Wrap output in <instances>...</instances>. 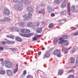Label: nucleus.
Wrapping results in <instances>:
<instances>
[{
	"label": "nucleus",
	"instance_id": "obj_1",
	"mask_svg": "<svg viewBox=\"0 0 78 78\" xmlns=\"http://www.w3.org/2000/svg\"><path fill=\"white\" fill-rule=\"evenodd\" d=\"M68 39V36L66 35L62 36V37L59 38V40L61 41L58 42V44H60L62 46H64L65 45L66 46L68 45L69 42L67 40L65 41V39Z\"/></svg>",
	"mask_w": 78,
	"mask_h": 78
},
{
	"label": "nucleus",
	"instance_id": "obj_2",
	"mask_svg": "<svg viewBox=\"0 0 78 78\" xmlns=\"http://www.w3.org/2000/svg\"><path fill=\"white\" fill-rule=\"evenodd\" d=\"M23 16L25 20H29L32 17V14L31 13V12H28V14H26Z\"/></svg>",
	"mask_w": 78,
	"mask_h": 78
},
{
	"label": "nucleus",
	"instance_id": "obj_3",
	"mask_svg": "<svg viewBox=\"0 0 78 78\" xmlns=\"http://www.w3.org/2000/svg\"><path fill=\"white\" fill-rule=\"evenodd\" d=\"M5 66L7 68H11L12 67V63L9 61H6L5 63Z\"/></svg>",
	"mask_w": 78,
	"mask_h": 78
},
{
	"label": "nucleus",
	"instance_id": "obj_4",
	"mask_svg": "<svg viewBox=\"0 0 78 78\" xmlns=\"http://www.w3.org/2000/svg\"><path fill=\"white\" fill-rule=\"evenodd\" d=\"M53 54L59 57L61 56V51L59 50H56L54 51Z\"/></svg>",
	"mask_w": 78,
	"mask_h": 78
},
{
	"label": "nucleus",
	"instance_id": "obj_5",
	"mask_svg": "<svg viewBox=\"0 0 78 78\" xmlns=\"http://www.w3.org/2000/svg\"><path fill=\"white\" fill-rule=\"evenodd\" d=\"M20 32L22 33H24L25 34H27L28 33H30V30L29 29H21Z\"/></svg>",
	"mask_w": 78,
	"mask_h": 78
},
{
	"label": "nucleus",
	"instance_id": "obj_6",
	"mask_svg": "<svg viewBox=\"0 0 78 78\" xmlns=\"http://www.w3.org/2000/svg\"><path fill=\"white\" fill-rule=\"evenodd\" d=\"M50 54L49 53L48 51H46L45 52V54L43 56V59H45V58H48L50 57Z\"/></svg>",
	"mask_w": 78,
	"mask_h": 78
},
{
	"label": "nucleus",
	"instance_id": "obj_7",
	"mask_svg": "<svg viewBox=\"0 0 78 78\" xmlns=\"http://www.w3.org/2000/svg\"><path fill=\"white\" fill-rule=\"evenodd\" d=\"M4 14L6 16H9V13H10V11L8 9H5L4 11Z\"/></svg>",
	"mask_w": 78,
	"mask_h": 78
},
{
	"label": "nucleus",
	"instance_id": "obj_8",
	"mask_svg": "<svg viewBox=\"0 0 78 78\" xmlns=\"http://www.w3.org/2000/svg\"><path fill=\"white\" fill-rule=\"evenodd\" d=\"M7 74L9 76H12V75H13V73L12 70L8 69L7 70Z\"/></svg>",
	"mask_w": 78,
	"mask_h": 78
},
{
	"label": "nucleus",
	"instance_id": "obj_9",
	"mask_svg": "<svg viewBox=\"0 0 78 78\" xmlns=\"http://www.w3.org/2000/svg\"><path fill=\"white\" fill-rule=\"evenodd\" d=\"M21 3L25 5L29 4V2L27 0H22Z\"/></svg>",
	"mask_w": 78,
	"mask_h": 78
},
{
	"label": "nucleus",
	"instance_id": "obj_10",
	"mask_svg": "<svg viewBox=\"0 0 78 78\" xmlns=\"http://www.w3.org/2000/svg\"><path fill=\"white\" fill-rule=\"evenodd\" d=\"M36 31L38 33H41L42 31V29L41 27H38Z\"/></svg>",
	"mask_w": 78,
	"mask_h": 78
},
{
	"label": "nucleus",
	"instance_id": "obj_11",
	"mask_svg": "<svg viewBox=\"0 0 78 78\" xmlns=\"http://www.w3.org/2000/svg\"><path fill=\"white\" fill-rule=\"evenodd\" d=\"M66 2H65V1H64L61 4V7L62 8H64L66 7Z\"/></svg>",
	"mask_w": 78,
	"mask_h": 78
},
{
	"label": "nucleus",
	"instance_id": "obj_12",
	"mask_svg": "<svg viewBox=\"0 0 78 78\" xmlns=\"http://www.w3.org/2000/svg\"><path fill=\"white\" fill-rule=\"evenodd\" d=\"M33 26V23L30 21L29 22L27 23V26L28 27H32Z\"/></svg>",
	"mask_w": 78,
	"mask_h": 78
},
{
	"label": "nucleus",
	"instance_id": "obj_13",
	"mask_svg": "<svg viewBox=\"0 0 78 78\" xmlns=\"http://www.w3.org/2000/svg\"><path fill=\"white\" fill-rule=\"evenodd\" d=\"M27 11H30V12L33 11V9L30 6L28 7L27 8Z\"/></svg>",
	"mask_w": 78,
	"mask_h": 78
},
{
	"label": "nucleus",
	"instance_id": "obj_14",
	"mask_svg": "<svg viewBox=\"0 0 78 78\" xmlns=\"http://www.w3.org/2000/svg\"><path fill=\"white\" fill-rule=\"evenodd\" d=\"M36 24L37 25L35 26H34V27L33 28L34 29H35V30H36L37 28H38L39 25H40V23H39V21H37L36 22Z\"/></svg>",
	"mask_w": 78,
	"mask_h": 78
},
{
	"label": "nucleus",
	"instance_id": "obj_15",
	"mask_svg": "<svg viewBox=\"0 0 78 78\" xmlns=\"http://www.w3.org/2000/svg\"><path fill=\"white\" fill-rule=\"evenodd\" d=\"M15 8L17 10V11H22V7H15Z\"/></svg>",
	"mask_w": 78,
	"mask_h": 78
},
{
	"label": "nucleus",
	"instance_id": "obj_16",
	"mask_svg": "<svg viewBox=\"0 0 78 78\" xmlns=\"http://www.w3.org/2000/svg\"><path fill=\"white\" fill-rule=\"evenodd\" d=\"M37 14H43V15H44L45 14V11H43L42 12L39 10L37 12Z\"/></svg>",
	"mask_w": 78,
	"mask_h": 78
},
{
	"label": "nucleus",
	"instance_id": "obj_17",
	"mask_svg": "<svg viewBox=\"0 0 78 78\" xmlns=\"http://www.w3.org/2000/svg\"><path fill=\"white\" fill-rule=\"evenodd\" d=\"M63 74V71L61 69H59L58 71V75H62Z\"/></svg>",
	"mask_w": 78,
	"mask_h": 78
},
{
	"label": "nucleus",
	"instance_id": "obj_18",
	"mask_svg": "<svg viewBox=\"0 0 78 78\" xmlns=\"http://www.w3.org/2000/svg\"><path fill=\"white\" fill-rule=\"evenodd\" d=\"M6 72L4 69H2L0 70V74L1 75H4L5 74Z\"/></svg>",
	"mask_w": 78,
	"mask_h": 78
},
{
	"label": "nucleus",
	"instance_id": "obj_19",
	"mask_svg": "<svg viewBox=\"0 0 78 78\" xmlns=\"http://www.w3.org/2000/svg\"><path fill=\"white\" fill-rule=\"evenodd\" d=\"M19 25L21 27H25V23L23 22H20L19 24Z\"/></svg>",
	"mask_w": 78,
	"mask_h": 78
},
{
	"label": "nucleus",
	"instance_id": "obj_20",
	"mask_svg": "<svg viewBox=\"0 0 78 78\" xmlns=\"http://www.w3.org/2000/svg\"><path fill=\"white\" fill-rule=\"evenodd\" d=\"M6 37H8V38H11V39H14V36L12 35H7Z\"/></svg>",
	"mask_w": 78,
	"mask_h": 78
},
{
	"label": "nucleus",
	"instance_id": "obj_21",
	"mask_svg": "<svg viewBox=\"0 0 78 78\" xmlns=\"http://www.w3.org/2000/svg\"><path fill=\"white\" fill-rule=\"evenodd\" d=\"M47 9L48 10V12H51L52 11V8L50 6H48Z\"/></svg>",
	"mask_w": 78,
	"mask_h": 78
},
{
	"label": "nucleus",
	"instance_id": "obj_22",
	"mask_svg": "<svg viewBox=\"0 0 78 78\" xmlns=\"http://www.w3.org/2000/svg\"><path fill=\"white\" fill-rule=\"evenodd\" d=\"M75 6L74 5L72 6L71 8V11L73 12V11H75Z\"/></svg>",
	"mask_w": 78,
	"mask_h": 78
},
{
	"label": "nucleus",
	"instance_id": "obj_23",
	"mask_svg": "<svg viewBox=\"0 0 78 78\" xmlns=\"http://www.w3.org/2000/svg\"><path fill=\"white\" fill-rule=\"evenodd\" d=\"M70 62H71L70 63L71 64H72V63H73L75 62V59H74V58H71Z\"/></svg>",
	"mask_w": 78,
	"mask_h": 78
},
{
	"label": "nucleus",
	"instance_id": "obj_24",
	"mask_svg": "<svg viewBox=\"0 0 78 78\" xmlns=\"http://www.w3.org/2000/svg\"><path fill=\"white\" fill-rule=\"evenodd\" d=\"M16 41H18V42H21V41H22V39H21V38L19 37H16Z\"/></svg>",
	"mask_w": 78,
	"mask_h": 78
},
{
	"label": "nucleus",
	"instance_id": "obj_25",
	"mask_svg": "<svg viewBox=\"0 0 78 78\" xmlns=\"http://www.w3.org/2000/svg\"><path fill=\"white\" fill-rule=\"evenodd\" d=\"M53 27H54V25L53 23L50 24L48 26V27L50 28H52Z\"/></svg>",
	"mask_w": 78,
	"mask_h": 78
},
{
	"label": "nucleus",
	"instance_id": "obj_26",
	"mask_svg": "<svg viewBox=\"0 0 78 78\" xmlns=\"http://www.w3.org/2000/svg\"><path fill=\"white\" fill-rule=\"evenodd\" d=\"M76 47L73 48L72 50L71 51V53H74V52H75V51H76Z\"/></svg>",
	"mask_w": 78,
	"mask_h": 78
},
{
	"label": "nucleus",
	"instance_id": "obj_27",
	"mask_svg": "<svg viewBox=\"0 0 78 78\" xmlns=\"http://www.w3.org/2000/svg\"><path fill=\"white\" fill-rule=\"evenodd\" d=\"M70 49V48H69L68 49H66V48H65L64 49V53L65 54L67 53H68V51H67V50H69Z\"/></svg>",
	"mask_w": 78,
	"mask_h": 78
},
{
	"label": "nucleus",
	"instance_id": "obj_28",
	"mask_svg": "<svg viewBox=\"0 0 78 78\" xmlns=\"http://www.w3.org/2000/svg\"><path fill=\"white\" fill-rule=\"evenodd\" d=\"M55 2L56 4H58V5H59L60 3L62 1H59V0H55Z\"/></svg>",
	"mask_w": 78,
	"mask_h": 78
},
{
	"label": "nucleus",
	"instance_id": "obj_29",
	"mask_svg": "<svg viewBox=\"0 0 78 78\" xmlns=\"http://www.w3.org/2000/svg\"><path fill=\"white\" fill-rule=\"evenodd\" d=\"M66 14H67V12L64 10L62 11L61 13V15H66Z\"/></svg>",
	"mask_w": 78,
	"mask_h": 78
},
{
	"label": "nucleus",
	"instance_id": "obj_30",
	"mask_svg": "<svg viewBox=\"0 0 78 78\" xmlns=\"http://www.w3.org/2000/svg\"><path fill=\"white\" fill-rule=\"evenodd\" d=\"M23 35H22V34H21V35L22 36H23L24 37H29V34H22Z\"/></svg>",
	"mask_w": 78,
	"mask_h": 78
},
{
	"label": "nucleus",
	"instance_id": "obj_31",
	"mask_svg": "<svg viewBox=\"0 0 78 78\" xmlns=\"http://www.w3.org/2000/svg\"><path fill=\"white\" fill-rule=\"evenodd\" d=\"M22 2H21L20 3H18V7H22Z\"/></svg>",
	"mask_w": 78,
	"mask_h": 78
},
{
	"label": "nucleus",
	"instance_id": "obj_32",
	"mask_svg": "<svg viewBox=\"0 0 78 78\" xmlns=\"http://www.w3.org/2000/svg\"><path fill=\"white\" fill-rule=\"evenodd\" d=\"M11 19L9 18H5V21H11Z\"/></svg>",
	"mask_w": 78,
	"mask_h": 78
},
{
	"label": "nucleus",
	"instance_id": "obj_33",
	"mask_svg": "<svg viewBox=\"0 0 78 78\" xmlns=\"http://www.w3.org/2000/svg\"><path fill=\"white\" fill-rule=\"evenodd\" d=\"M18 71V68H16L15 69H14V70L13 71V73H16V72H17Z\"/></svg>",
	"mask_w": 78,
	"mask_h": 78
},
{
	"label": "nucleus",
	"instance_id": "obj_34",
	"mask_svg": "<svg viewBox=\"0 0 78 78\" xmlns=\"http://www.w3.org/2000/svg\"><path fill=\"white\" fill-rule=\"evenodd\" d=\"M14 2V3H18L20 2L21 0H12Z\"/></svg>",
	"mask_w": 78,
	"mask_h": 78
},
{
	"label": "nucleus",
	"instance_id": "obj_35",
	"mask_svg": "<svg viewBox=\"0 0 78 78\" xmlns=\"http://www.w3.org/2000/svg\"><path fill=\"white\" fill-rule=\"evenodd\" d=\"M27 74V70H24V71L23 72V74L22 75V76H23V75H25V74Z\"/></svg>",
	"mask_w": 78,
	"mask_h": 78
},
{
	"label": "nucleus",
	"instance_id": "obj_36",
	"mask_svg": "<svg viewBox=\"0 0 78 78\" xmlns=\"http://www.w3.org/2000/svg\"><path fill=\"white\" fill-rule=\"evenodd\" d=\"M4 21H5V18L3 19H0V22H3Z\"/></svg>",
	"mask_w": 78,
	"mask_h": 78
},
{
	"label": "nucleus",
	"instance_id": "obj_37",
	"mask_svg": "<svg viewBox=\"0 0 78 78\" xmlns=\"http://www.w3.org/2000/svg\"><path fill=\"white\" fill-rule=\"evenodd\" d=\"M70 3H68L67 4V6L68 7V8L69 9L70 8Z\"/></svg>",
	"mask_w": 78,
	"mask_h": 78
},
{
	"label": "nucleus",
	"instance_id": "obj_38",
	"mask_svg": "<svg viewBox=\"0 0 78 78\" xmlns=\"http://www.w3.org/2000/svg\"><path fill=\"white\" fill-rule=\"evenodd\" d=\"M73 36H77V35H78V31L74 33L73 34Z\"/></svg>",
	"mask_w": 78,
	"mask_h": 78
},
{
	"label": "nucleus",
	"instance_id": "obj_39",
	"mask_svg": "<svg viewBox=\"0 0 78 78\" xmlns=\"http://www.w3.org/2000/svg\"><path fill=\"white\" fill-rule=\"evenodd\" d=\"M33 77L31 75H28L27 76V78H33Z\"/></svg>",
	"mask_w": 78,
	"mask_h": 78
},
{
	"label": "nucleus",
	"instance_id": "obj_40",
	"mask_svg": "<svg viewBox=\"0 0 78 78\" xmlns=\"http://www.w3.org/2000/svg\"><path fill=\"white\" fill-rule=\"evenodd\" d=\"M10 50H12V51H15L16 49H15V48H10Z\"/></svg>",
	"mask_w": 78,
	"mask_h": 78
},
{
	"label": "nucleus",
	"instance_id": "obj_41",
	"mask_svg": "<svg viewBox=\"0 0 78 78\" xmlns=\"http://www.w3.org/2000/svg\"><path fill=\"white\" fill-rule=\"evenodd\" d=\"M75 65H76V66L78 65V58H77Z\"/></svg>",
	"mask_w": 78,
	"mask_h": 78
},
{
	"label": "nucleus",
	"instance_id": "obj_42",
	"mask_svg": "<svg viewBox=\"0 0 78 78\" xmlns=\"http://www.w3.org/2000/svg\"><path fill=\"white\" fill-rule=\"evenodd\" d=\"M68 14L69 15V16H70V9H69L68 10Z\"/></svg>",
	"mask_w": 78,
	"mask_h": 78
},
{
	"label": "nucleus",
	"instance_id": "obj_43",
	"mask_svg": "<svg viewBox=\"0 0 78 78\" xmlns=\"http://www.w3.org/2000/svg\"><path fill=\"white\" fill-rule=\"evenodd\" d=\"M57 42H58V41L57 40L55 39L54 40V44H57Z\"/></svg>",
	"mask_w": 78,
	"mask_h": 78
},
{
	"label": "nucleus",
	"instance_id": "obj_44",
	"mask_svg": "<svg viewBox=\"0 0 78 78\" xmlns=\"http://www.w3.org/2000/svg\"><path fill=\"white\" fill-rule=\"evenodd\" d=\"M33 39L34 41H36V40H37V37H34L33 38Z\"/></svg>",
	"mask_w": 78,
	"mask_h": 78
},
{
	"label": "nucleus",
	"instance_id": "obj_45",
	"mask_svg": "<svg viewBox=\"0 0 78 78\" xmlns=\"http://www.w3.org/2000/svg\"><path fill=\"white\" fill-rule=\"evenodd\" d=\"M2 45H5V44H6V42H5V41H2Z\"/></svg>",
	"mask_w": 78,
	"mask_h": 78
},
{
	"label": "nucleus",
	"instance_id": "obj_46",
	"mask_svg": "<svg viewBox=\"0 0 78 78\" xmlns=\"http://www.w3.org/2000/svg\"><path fill=\"white\" fill-rule=\"evenodd\" d=\"M51 17H54L55 16V14L52 13L51 14Z\"/></svg>",
	"mask_w": 78,
	"mask_h": 78
},
{
	"label": "nucleus",
	"instance_id": "obj_47",
	"mask_svg": "<svg viewBox=\"0 0 78 78\" xmlns=\"http://www.w3.org/2000/svg\"><path fill=\"white\" fill-rule=\"evenodd\" d=\"M33 34L32 33L29 34V37H30L31 36H33Z\"/></svg>",
	"mask_w": 78,
	"mask_h": 78
},
{
	"label": "nucleus",
	"instance_id": "obj_48",
	"mask_svg": "<svg viewBox=\"0 0 78 78\" xmlns=\"http://www.w3.org/2000/svg\"><path fill=\"white\" fill-rule=\"evenodd\" d=\"M41 37V35H39L37 36V37Z\"/></svg>",
	"mask_w": 78,
	"mask_h": 78
},
{
	"label": "nucleus",
	"instance_id": "obj_49",
	"mask_svg": "<svg viewBox=\"0 0 78 78\" xmlns=\"http://www.w3.org/2000/svg\"><path fill=\"white\" fill-rule=\"evenodd\" d=\"M7 44H11V43L10 42H9V41H7Z\"/></svg>",
	"mask_w": 78,
	"mask_h": 78
},
{
	"label": "nucleus",
	"instance_id": "obj_50",
	"mask_svg": "<svg viewBox=\"0 0 78 78\" xmlns=\"http://www.w3.org/2000/svg\"><path fill=\"white\" fill-rule=\"evenodd\" d=\"M0 50H3V48L0 47Z\"/></svg>",
	"mask_w": 78,
	"mask_h": 78
},
{
	"label": "nucleus",
	"instance_id": "obj_51",
	"mask_svg": "<svg viewBox=\"0 0 78 78\" xmlns=\"http://www.w3.org/2000/svg\"><path fill=\"white\" fill-rule=\"evenodd\" d=\"M41 52L40 51L38 53V55H41Z\"/></svg>",
	"mask_w": 78,
	"mask_h": 78
},
{
	"label": "nucleus",
	"instance_id": "obj_52",
	"mask_svg": "<svg viewBox=\"0 0 78 78\" xmlns=\"http://www.w3.org/2000/svg\"><path fill=\"white\" fill-rule=\"evenodd\" d=\"M3 61V58H1L0 59V61Z\"/></svg>",
	"mask_w": 78,
	"mask_h": 78
},
{
	"label": "nucleus",
	"instance_id": "obj_53",
	"mask_svg": "<svg viewBox=\"0 0 78 78\" xmlns=\"http://www.w3.org/2000/svg\"><path fill=\"white\" fill-rule=\"evenodd\" d=\"M5 62L4 61L2 62H1L2 64H4Z\"/></svg>",
	"mask_w": 78,
	"mask_h": 78
},
{
	"label": "nucleus",
	"instance_id": "obj_54",
	"mask_svg": "<svg viewBox=\"0 0 78 78\" xmlns=\"http://www.w3.org/2000/svg\"><path fill=\"white\" fill-rule=\"evenodd\" d=\"M16 68H18V64H16Z\"/></svg>",
	"mask_w": 78,
	"mask_h": 78
},
{
	"label": "nucleus",
	"instance_id": "obj_55",
	"mask_svg": "<svg viewBox=\"0 0 78 78\" xmlns=\"http://www.w3.org/2000/svg\"><path fill=\"white\" fill-rule=\"evenodd\" d=\"M76 28L75 27L73 29V30H76Z\"/></svg>",
	"mask_w": 78,
	"mask_h": 78
},
{
	"label": "nucleus",
	"instance_id": "obj_56",
	"mask_svg": "<svg viewBox=\"0 0 78 78\" xmlns=\"http://www.w3.org/2000/svg\"><path fill=\"white\" fill-rule=\"evenodd\" d=\"M72 70H70V71H68V73L71 72H72Z\"/></svg>",
	"mask_w": 78,
	"mask_h": 78
},
{
	"label": "nucleus",
	"instance_id": "obj_57",
	"mask_svg": "<svg viewBox=\"0 0 78 78\" xmlns=\"http://www.w3.org/2000/svg\"><path fill=\"white\" fill-rule=\"evenodd\" d=\"M42 50H45V48H43Z\"/></svg>",
	"mask_w": 78,
	"mask_h": 78
},
{
	"label": "nucleus",
	"instance_id": "obj_58",
	"mask_svg": "<svg viewBox=\"0 0 78 78\" xmlns=\"http://www.w3.org/2000/svg\"><path fill=\"white\" fill-rule=\"evenodd\" d=\"M77 27H78V25L77 26Z\"/></svg>",
	"mask_w": 78,
	"mask_h": 78
}]
</instances>
